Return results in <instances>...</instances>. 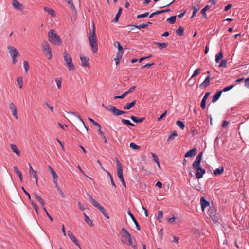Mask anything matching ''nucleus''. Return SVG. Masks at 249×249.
<instances>
[{"instance_id": "1", "label": "nucleus", "mask_w": 249, "mask_h": 249, "mask_svg": "<svg viewBox=\"0 0 249 249\" xmlns=\"http://www.w3.org/2000/svg\"><path fill=\"white\" fill-rule=\"evenodd\" d=\"M203 155V152H200L193 163V167L196 170V177L197 179L201 178L206 173L204 169L200 167V163Z\"/></svg>"}, {"instance_id": "2", "label": "nucleus", "mask_w": 249, "mask_h": 249, "mask_svg": "<svg viewBox=\"0 0 249 249\" xmlns=\"http://www.w3.org/2000/svg\"><path fill=\"white\" fill-rule=\"evenodd\" d=\"M92 30L90 32L89 36V40L92 48V51L94 53H96L98 51V45L97 40V36L95 33V27L94 23H92Z\"/></svg>"}, {"instance_id": "3", "label": "nucleus", "mask_w": 249, "mask_h": 249, "mask_svg": "<svg viewBox=\"0 0 249 249\" xmlns=\"http://www.w3.org/2000/svg\"><path fill=\"white\" fill-rule=\"evenodd\" d=\"M48 35L49 38L48 40L49 42L56 46L61 45V39L54 30H50L48 32Z\"/></svg>"}, {"instance_id": "4", "label": "nucleus", "mask_w": 249, "mask_h": 249, "mask_svg": "<svg viewBox=\"0 0 249 249\" xmlns=\"http://www.w3.org/2000/svg\"><path fill=\"white\" fill-rule=\"evenodd\" d=\"M89 200L92 202L94 207L98 208V209L103 213L105 217L107 219L109 218V216L106 210V209L101 205L96 200L93 198V197L89 194H88Z\"/></svg>"}, {"instance_id": "5", "label": "nucleus", "mask_w": 249, "mask_h": 249, "mask_svg": "<svg viewBox=\"0 0 249 249\" xmlns=\"http://www.w3.org/2000/svg\"><path fill=\"white\" fill-rule=\"evenodd\" d=\"M63 57L65 62L69 67V71L74 69V66L72 63V57L68 54L67 50H64L63 52Z\"/></svg>"}, {"instance_id": "6", "label": "nucleus", "mask_w": 249, "mask_h": 249, "mask_svg": "<svg viewBox=\"0 0 249 249\" xmlns=\"http://www.w3.org/2000/svg\"><path fill=\"white\" fill-rule=\"evenodd\" d=\"M8 50L10 55L12 57V63L13 64H16L17 61L16 57L20 55L18 51L16 48L11 46L8 47Z\"/></svg>"}, {"instance_id": "7", "label": "nucleus", "mask_w": 249, "mask_h": 249, "mask_svg": "<svg viewBox=\"0 0 249 249\" xmlns=\"http://www.w3.org/2000/svg\"><path fill=\"white\" fill-rule=\"evenodd\" d=\"M70 113L77 117L79 119V123L78 124V127L79 128L82 132L88 133V128L85 125L83 119L80 116V115L74 112H70Z\"/></svg>"}, {"instance_id": "8", "label": "nucleus", "mask_w": 249, "mask_h": 249, "mask_svg": "<svg viewBox=\"0 0 249 249\" xmlns=\"http://www.w3.org/2000/svg\"><path fill=\"white\" fill-rule=\"evenodd\" d=\"M42 47L44 53L48 56L49 59H51L52 57V54L49 44L46 41H44L42 44Z\"/></svg>"}, {"instance_id": "9", "label": "nucleus", "mask_w": 249, "mask_h": 249, "mask_svg": "<svg viewBox=\"0 0 249 249\" xmlns=\"http://www.w3.org/2000/svg\"><path fill=\"white\" fill-rule=\"evenodd\" d=\"M110 111L112 112L113 115L118 116L126 113L125 111L120 110L116 108L114 106L111 107Z\"/></svg>"}, {"instance_id": "10", "label": "nucleus", "mask_w": 249, "mask_h": 249, "mask_svg": "<svg viewBox=\"0 0 249 249\" xmlns=\"http://www.w3.org/2000/svg\"><path fill=\"white\" fill-rule=\"evenodd\" d=\"M211 78H210V75H208L204 81L200 84L199 87L200 89H204L206 88L209 84Z\"/></svg>"}, {"instance_id": "11", "label": "nucleus", "mask_w": 249, "mask_h": 249, "mask_svg": "<svg viewBox=\"0 0 249 249\" xmlns=\"http://www.w3.org/2000/svg\"><path fill=\"white\" fill-rule=\"evenodd\" d=\"M197 154V149L196 147H194L191 150H189L185 154V157H192L195 156Z\"/></svg>"}, {"instance_id": "12", "label": "nucleus", "mask_w": 249, "mask_h": 249, "mask_svg": "<svg viewBox=\"0 0 249 249\" xmlns=\"http://www.w3.org/2000/svg\"><path fill=\"white\" fill-rule=\"evenodd\" d=\"M68 235L69 237L72 240V241L78 247H80V244L78 243L77 239L74 235L70 231H68Z\"/></svg>"}, {"instance_id": "13", "label": "nucleus", "mask_w": 249, "mask_h": 249, "mask_svg": "<svg viewBox=\"0 0 249 249\" xmlns=\"http://www.w3.org/2000/svg\"><path fill=\"white\" fill-rule=\"evenodd\" d=\"M10 109L12 111V113L13 115L15 117V118H18V115H17V110L16 106L14 104L13 102H11L9 104V105Z\"/></svg>"}, {"instance_id": "14", "label": "nucleus", "mask_w": 249, "mask_h": 249, "mask_svg": "<svg viewBox=\"0 0 249 249\" xmlns=\"http://www.w3.org/2000/svg\"><path fill=\"white\" fill-rule=\"evenodd\" d=\"M200 204L201 209L203 211H204L205 208L208 207L210 205V203L207 201L204 197H201Z\"/></svg>"}, {"instance_id": "15", "label": "nucleus", "mask_w": 249, "mask_h": 249, "mask_svg": "<svg viewBox=\"0 0 249 249\" xmlns=\"http://www.w3.org/2000/svg\"><path fill=\"white\" fill-rule=\"evenodd\" d=\"M210 92H206L205 93V95L203 97V98L201 102V104H200L201 107L202 109L205 108L206 104V100H207L208 97H209V96L210 95Z\"/></svg>"}, {"instance_id": "16", "label": "nucleus", "mask_w": 249, "mask_h": 249, "mask_svg": "<svg viewBox=\"0 0 249 249\" xmlns=\"http://www.w3.org/2000/svg\"><path fill=\"white\" fill-rule=\"evenodd\" d=\"M80 59L81 61V65L83 67L87 66L89 67V59L85 56H80Z\"/></svg>"}, {"instance_id": "17", "label": "nucleus", "mask_w": 249, "mask_h": 249, "mask_svg": "<svg viewBox=\"0 0 249 249\" xmlns=\"http://www.w3.org/2000/svg\"><path fill=\"white\" fill-rule=\"evenodd\" d=\"M208 213L211 218H215L216 216V212L214 207H210L209 209H208Z\"/></svg>"}, {"instance_id": "18", "label": "nucleus", "mask_w": 249, "mask_h": 249, "mask_svg": "<svg viewBox=\"0 0 249 249\" xmlns=\"http://www.w3.org/2000/svg\"><path fill=\"white\" fill-rule=\"evenodd\" d=\"M117 174L119 178L123 177V167L121 163H118V166H117Z\"/></svg>"}, {"instance_id": "19", "label": "nucleus", "mask_w": 249, "mask_h": 249, "mask_svg": "<svg viewBox=\"0 0 249 249\" xmlns=\"http://www.w3.org/2000/svg\"><path fill=\"white\" fill-rule=\"evenodd\" d=\"M88 119L92 123V124L95 126V127H98L99 133L102 134V131L101 130V126L100 125V124L91 118L89 117Z\"/></svg>"}, {"instance_id": "20", "label": "nucleus", "mask_w": 249, "mask_h": 249, "mask_svg": "<svg viewBox=\"0 0 249 249\" xmlns=\"http://www.w3.org/2000/svg\"><path fill=\"white\" fill-rule=\"evenodd\" d=\"M137 100L136 99L133 100L131 102L127 103L124 107V109L125 110H129L134 106Z\"/></svg>"}, {"instance_id": "21", "label": "nucleus", "mask_w": 249, "mask_h": 249, "mask_svg": "<svg viewBox=\"0 0 249 249\" xmlns=\"http://www.w3.org/2000/svg\"><path fill=\"white\" fill-rule=\"evenodd\" d=\"M12 5L14 7L18 10H21V8L23 6V5L17 0H13L12 1Z\"/></svg>"}, {"instance_id": "22", "label": "nucleus", "mask_w": 249, "mask_h": 249, "mask_svg": "<svg viewBox=\"0 0 249 249\" xmlns=\"http://www.w3.org/2000/svg\"><path fill=\"white\" fill-rule=\"evenodd\" d=\"M131 119L135 123H142L145 119V117H141L140 118H138V117L132 115L130 117Z\"/></svg>"}, {"instance_id": "23", "label": "nucleus", "mask_w": 249, "mask_h": 249, "mask_svg": "<svg viewBox=\"0 0 249 249\" xmlns=\"http://www.w3.org/2000/svg\"><path fill=\"white\" fill-rule=\"evenodd\" d=\"M34 195L36 199L38 200L40 205L44 207L45 205V202L43 199L36 193H34Z\"/></svg>"}, {"instance_id": "24", "label": "nucleus", "mask_w": 249, "mask_h": 249, "mask_svg": "<svg viewBox=\"0 0 249 249\" xmlns=\"http://www.w3.org/2000/svg\"><path fill=\"white\" fill-rule=\"evenodd\" d=\"M222 93V91H218L215 94V95L213 96L212 102L213 103H214L218 100V99L220 98Z\"/></svg>"}, {"instance_id": "25", "label": "nucleus", "mask_w": 249, "mask_h": 249, "mask_svg": "<svg viewBox=\"0 0 249 249\" xmlns=\"http://www.w3.org/2000/svg\"><path fill=\"white\" fill-rule=\"evenodd\" d=\"M10 147L13 152L16 153L18 156H19L20 155V152L16 145L14 144H11Z\"/></svg>"}, {"instance_id": "26", "label": "nucleus", "mask_w": 249, "mask_h": 249, "mask_svg": "<svg viewBox=\"0 0 249 249\" xmlns=\"http://www.w3.org/2000/svg\"><path fill=\"white\" fill-rule=\"evenodd\" d=\"M84 216V220L86 223L90 226H93V223L92 220H91L85 213H83Z\"/></svg>"}, {"instance_id": "27", "label": "nucleus", "mask_w": 249, "mask_h": 249, "mask_svg": "<svg viewBox=\"0 0 249 249\" xmlns=\"http://www.w3.org/2000/svg\"><path fill=\"white\" fill-rule=\"evenodd\" d=\"M211 8V6L209 5H206L201 10V13L202 14L203 17L204 18H207V15L206 13V11L209 10Z\"/></svg>"}, {"instance_id": "28", "label": "nucleus", "mask_w": 249, "mask_h": 249, "mask_svg": "<svg viewBox=\"0 0 249 249\" xmlns=\"http://www.w3.org/2000/svg\"><path fill=\"white\" fill-rule=\"evenodd\" d=\"M66 2L70 5V8L73 13H76V8L72 0H66Z\"/></svg>"}, {"instance_id": "29", "label": "nucleus", "mask_w": 249, "mask_h": 249, "mask_svg": "<svg viewBox=\"0 0 249 249\" xmlns=\"http://www.w3.org/2000/svg\"><path fill=\"white\" fill-rule=\"evenodd\" d=\"M44 10L46 11L49 15H51L52 17L55 16L54 11L53 9L48 8L47 7H44Z\"/></svg>"}, {"instance_id": "30", "label": "nucleus", "mask_w": 249, "mask_h": 249, "mask_svg": "<svg viewBox=\"0 0 249 249\" xmlns=\"http://www.w3.org/2000/svg\"><path fill=\"white\" fill-rule=\"evenodd\" d=\"M49 169L53 177V179H58V177L57 174L56 173V172L54 171V170L50 166H49Z\"/></svg>"}, {"instance_id": "31", "label": "nucleus", "mask_w": 249, "mask_h": 249, "mask_svg": "<svg viewBox=\"0 0 249 249\" xmlns=\"http://www.w3.org/2000/svg\"><path fill=\"white\" fill-rule=\"evenodd\" d=\"M224 172V168L223 167H220L218 168H217L216 170H214V175L215 176H218L221 175Z\"/></svg>"}, {"instance_id": "32", "label": "nucleus", "mask_w": 249, "mask_h": 249, "mask_svg": "<svg viewBox=\"0 0 249 249\" xmlns=\"http://www.w3.org/2000/svg\"><path fill=\"white\" fill-rule=\"evenodd\" d=\"M154 44L157 45L160 50L167 47V44L166 43L154 42Z\"/></svg>"}, {"instance_id": "33", "label": "nucleus", "mask_w": 249, "mask_h": 249, "mask_svg": "<svg viewBox=\"0 0 249 249\" xmlns=\"http://www.w3.org/2000/svg\"><path fill=\"white\" fill-rule=\"evenodd\" d=\"M121 122L123 124H125L126 125H130L131 126H135V124L132 123L129 120H126L125 119H122L121 120Z\"/></svg>"}, {"instance_id": "34", "label": "nucleus", "mask_w": 249, "mask_h": 249, "mask_svg": "<svg viewBox=\"0 0 249 249\" xmlns=\"http://www.w3.org/2000/svg\"><path fill=\"white\" fill-rule=\"evenodd\" d=\"M178 136V133L176 131H174L171 134L169 135L168 136L167 141L170 142L174 139V137H176Z\"/></svg>"}, {"instance_id": "35", "label": "nucleus", "mask_w": 249, "mask_h": 249, "mask_svg": "<svg viewBox=\"0 0 249 249\" xmlns=\"http://www.w3.org/2000/svg\"><path fill=\"white\" fill-rule=\"evenodd\" d=\"M223 57L222 51L220 50L215 56V61L218 62Z\"/></svg>"}, {"instance_id": "36", "label": "nucleus", "mask_w": 249, "mask_h": 249, "mask_svg": "<svg viewBox=\"0 0 249 249\" xmlns=\"http://www.w3.org/2000/svg\"><path fill=\"white\" fill-rule=\"evenodd\" d=\"M184 29L182 26H180L178 29L176 30V33L179 36L183 35Z\"/></svg>"}, {"instance_id": "37", "label": "nucleus", "mask_w": 249, "mask_h": 249, "mask_svg": "<svg viewBox=\"0 0 249 249\" xmlns=\"http://www.w3.org/2000/svg\"><path fill=\"white\" fill-rule=\"evenodd\" d=\"M14 170L15 172L16 173V174H17V175L19 177L20 181H22V179H23V178H22V175L21 174V173L18 170V167L16 166L14 167Z\"/></svg>"}, {"instance_id": "38", "label": "nucleus", "mask_w": 249, "mask_h": 249, "mask_svg": "<svg viewBox=\"0 0 249 249\" xmlns=\"http://www.w3.org/2000/svg\"><path fill=\"white\" fill-rule=\"evenodd\" d=\"M176 19V16H172L170 17V18H169L167 19V21H168L169 23L173 24L175 23Z\"/></svg>"}, {"instance_id": "39", "label": "nucleus", "mask_w": 249, "mask_h": 249, "mask_svg": "<svg viewBox=\"0 0 249 249\" xmlns=\"http://www.w3.org/2000/svg\"><path fill=\"white\" fill-rule=\"evenodd\" d=\"M176 124L182 130L184 129L185 126L184 123L180 120H178L176 122Z\"/></svg>"}, {"instance_id": "40", "label": "nucleus", "mask_w": 249, "mask_h": 249, "mask_svg": "<svg viewBox=\"0 0 249 249\" xmlns=\"http://www.w3.org/2000/svg\"><path fill=\"white\" fill-rule=\"evenodd\" d=\"M17 81L19 86V87L20 88H22L23 87V83L22 78L21 77H18L17 79Z\"/></svg>"}, {"instance_id": "41", "label": "nucleus", "mask_w": 249, "mask_h": 249, "mask_svg": "<svg viewBox=\"0 0 249 249\" xmlns=\"http://www.w3.org/2000/svg\"><path fill=\"white\" fill-rule=\"evenodd\" d=\"M235 86L234 85H231L228 86H227L223 89L221 90L223 92H227L232 89Z\"/></svg>"}, {"instance_id": "42", "label": "nucleus", "mask_w": 249, "mask_h": 249, "mask_svg": "<svg viewBox=\"0 0 249 249\" xmlns=\"http://www.w3.org/2000/svg\"><path fill=\"white\" fill-rule=\"evenodd\" d=\"M107 173V174L108 175V176L110 178V181H111V184L115 187L116 188V185L114 181V180H113V178H112V176L111 175V174L110 173V172H109L108 171H106Z\"/></svg>"}, {"instance_id": "43", "label": "nucleus", "mask_w": 249, "mask_h": 249, "mask_svg": "<svg viewBox=\"0 0 249 249\" xmlns=\"http://www.w3.org/2000/svg\"><path fill=\"white\" fill-rule=\"evenodd\" d=\"M114 46L117 47L119 50V51H124L123 48L121 45V44L119 42H115L114 44Z\"/></svg>"}, {"instance_id": "44", "label": "nucleus", "mask_w": 249, "mask_h": 249, "mask_svg": "<svg viewBox=\"0 0 249 249\" xmlns=\"http://www.w3.org/2000/svg\"><path fill=\"white\" fill-rule=\"evenodd\" d=\"M130 147L134 150H138L140 149V146L137 145L133 142H131L130 144Z\"/></svg>"}, {"instance_id": "45", "label": "nucleus", "mask_w": 249, "mask_h": 249, "mask_svg": "<svg viewBox=\"0 0 249 249\" xmlns=\"http://www.w3.org/2000/svg\"><path fill=\"white\" fill-rule=\"evenodd\" d=\"M201 69L200 68H197L196 69L194 72L193 74L192 75L191 78H193L197 75H198L200 72Z\"/></svg>"}, {"instance_id": "46", "label": "nucleus", "mask_w": 249, "mask_h": 249, "mask_svg": "<svg viewBox=\"0 0 249 249\" xmlns=\"http://www.w3.org/2000/svg\"><path fill=\"white\" fill-rule=\"evenodd\" d=\"M23 65H24V69H25V72L26 73H27L29 69V65L28 64V63L27 62V61H24L23 62Z\"/></svg>"}, {"instance_id": "47", "label": "nucleus", "mask_w": 249, "mask_h": 249, "mask_svg": "<svg viewBox=\"0 0 249 249\" xmlns=\"http://www.w3.org/2000/svg\"><path fill=\"white\" fill-rule=\"evenodd\" d=\"M158 220L160 223H161V220L160 219L161 218H162V217H163V212L162 211H159L158 213Z\"/></svg>"}, {"instance_id": "48", "label": "nucleus", "mask_w": 249, "mask_h": 249, "mask_svg": "<svg viewBox=\"0 0 249 249\" xmlns=\"http://www.w3.org/2000/svg\"><path fill=\"white\" fill-rule=\"evenodd\" d=\"M149 14V12H145V13H144L143 14L138 15L137 16V18H142L146 17L148 16Z\"/></svg>"}, {"instance_id": "49", "label": "nucleus", "mask_w": 249, "mask_h": 249, "mask_svg": "<svg viewBox=\"0 0 249 249\" xmlns=\"http://www.w3.org/2000/svg\"><path fill=\"white\" fill-rule=\"evenodd\" d=\"M162 12H161V10H160V11H157L155 12H153L152 13H151L150 15H149V18H152L153 16H155V15H159V14H162Z\"/></svg>"}, {"instance_id": "50", "label": "nucleus", "mask_w": 249, "mask_h": 249, "mask_svg": "<svg viewBox=\"0 0 249 249\" xmlns=\"http://www.w3.org/2000/svg\"><path fill=\"white\" fill-rule=\"evenodd\" d=\"M55 82L59 89H61V80L59 78L55 79Z\"/></svg>"}, {"instance_id": "51", "label": "nucleus", "mask_w": 249, "mask_h": 249, "mask_svg": "<svg viewBox=\"0 0 249 249\" xmlns=\"http://www.w3.org/2000/svg\"><path fill=\"white\" fill-rule=\"evenodd\" d=\"M127 95V93L124 92V93L122 95H120V96H115L114 97V99H123Z\"/></svg>"}, {"instance_id": "52", "label": "nucleus", "mask_w": 249, "mask_h": 249, "mask_svg": "<svg viewBox=\"0 0 249 249\" xmlns=\"http://www.w3.org/2000/svg\"><path fill=\"white\" fill-rule=\"evenodd\" d=\"M227 65V60H222L219 65L220 67H226Z\"/></svg>"}, {"instance_id": "53", "label": "nucleus", "mask_w": 249, "mask_h": 249, "mask_svg": "<svg viewBox=\"0 0 249 249\" xmlns=\"http://www.w3.org/2000/svg\"><path fill=\"white\" fill-rule=\"evenodd\" d=\"M152 156L153 158V160L156 162L158 163L159 161V158L155 153H151Z\"/></svg>"}, {"instance_id": "54", "label": "nucleus", "mask_w": 249, "mask_h": 249, "mask_svg": "<svg viewBox=\"0 0 249 249\" xmlns=\"http://www.w3.org/2000/svg\"><path fill=\"white\" fill-rule=\"evenodd\" d=\"M124 53V51H118L117 53V55L116 58H118L120 59H122V55Z\"/></svg>"}, {"instance_id": "55", "label": "nucleus", "mask_w": 249, "mask_h": 249, "mask_svg": "<svg viewBox=\"0 0 249 249\" xmlns=\"http://www.w3.org/2000/svg\"><path fill=\"white\" fill-rule=\"evenodd\" d=\"M43 210L45 211V213H46V215H47V216L49 217V218L50 219V220L51 221H53V218L50 215V214L48 212V211H47L46 209L45 208V207H43Z\"/></svg>"}, {"instance_id": "56", "label": "nucleus", "mask_w": 249, "mask_h": 249, "mask_svg": "<svg viewBox=\"0 0 249 249\" xmlns=\"http://www.w3.org/2000/svg\"><path fill=\"white\" fill-rule=\"evenodd\" d=\"M21 189L22 190H23V191L24 192V193L25 194V195H26L27 196H28V198L29 200H31V196L28 193V192H27L26 191V190L25 189V188H24V187L22 186L21 187Z\"/></svg>"}, {"instance_id": "57", "label": "nucleus", "mask_w": 249, "mask_h": 249, "mask_svg": "<svg viewBox=\"0 0 249 249\" xmlns=\"http://www.w3.org/2000/svg\"><path fill=\"white\" fill-rule=\"evenodd\" d=\"M167 110H165L158 118V121H161L167 114Z\"/></svg>"}, {"instance_id": "58", "label": "nucleus", "mask_w": 249, "mask_h": 249, "mask_svg": "<svg viewBox=\"0 0 249 249\" xmlns=\"http://www.w3.org/2000/svg\"><path fill=\"white\" fill-rule=\"evenodd\" d=\"M192 9L193 10V14H192V15L191 16V18H193L194 17V16H196V13L197 12V11H198V9L196 8V7L195 6H193L192 7Z\"/></svg>"}, {"instance_id": "59", "label": "nucleus", "mask_w": 249, "mask_h": 249, "mask_svg": "<svg viewBox=\"0 0 249 249\" xmlns=\"http://www.w3.org/2000/svg\"><path fill=\"white\" fill-rule=\"evenodd\" d=\"M120 15H119V14H117L116 15L114 18L112 20V22L113 23H116L117 22H118V20H119V18L120 17Z\"/></svg>"}, {"instance_id": "60", "label": "nucleus", "mask_w": 249, "mask_h": 249, "mask_svg": "<svg viewBox=\"0 0 249 249\" xmlns=\"http://www.w3.org/2000/svg\"><path fill=\"white\" fill-rule=\"evenodd\" d=\"M136 88V86H133V87L130 88L128 91H127L125 92L127 93V95H128L129 93L133 92L134 91V90Z\"/></svg>"}, {"instance_id": "61", "label": "nucleus", "mask_w": 249, "mask_h": 249, "mask_svg": "<svg viewBox=\"0 0 249 249\" xmlns=\"http://www.w3.org/2000/svg\"><path fill=\"white\" fill-rule=\"evenodd\" d=\"M133 222L134 223V224L135 225V226H136V228L137 230H138V231H140L141 230V227H140L138 222L136 220V219L134 220Z\"/></svg>"}, {"instance_id": "62", "label": "nucleus", "mask_w": 249, "mask_h": 249, "mask_svg": "<svg viewBox=\"0 0 249 249\" xmlns=\"http://www.w3.org/2000/svg\"><path fill=\"white\" fill-rule=\"evenodd\" d=\"M244 84L245 87L249 89V77L245 80Z\"/></svg>"}, {"instance_id": "63", "label": "nucleus", "mask_w": 249, "mask_h": 249, "mask_svg": "<svg viewBox=\"0 0 249 249\" xmlns=\"http://www.w3.org/2000/svg\"><path fill=\"white\" fill-rule=\"evenodd\" d=\"M228 124H229V122L228 121L224 120L222 122V127L226 128V127H227Z\"/></svg>"}, {"instance_id": "64", "label": "nucleus", "mask_w": 249, "mask_h": 249, "mask_svg": "<svg viewBox=\"0 0 249 249\" xmlns=\"http://www.w3.org/2000/svg\"><path fill=\"white\" fill-rule=\"evenodd\" d=\"M58 192L59 193V194H60L61 196L63 198H65V197H66V196H65V194H64V193L63 192V191H62V190L61 189L60 187H58Z\"/></svg>"}]
</instances>
